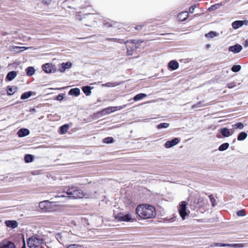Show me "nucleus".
<instances>
[{
	"instance_id": "obj_1",
	"label": "nucleus",
	"mask_w": 248,
	"mask_h": 248,
	"mask_svg": "<svg viewBox=\"0 0 248 248\" xmlns=\"http://www.w3.org/2000/svg\"><path fill=\"white\" fill-rule=\"evenodd\" d=\"M135 211L137 216L142 219H152L156 215L155 206L149 204L143 203L138 205Z\"/></svg>"
},
{
	"instance_id": "obj_2",
	"label": "nucleus",
	"mask_w": 248,
	"mask_h": 248,
	"mask_svg": "<svg viewBox=\"0 0 248 248\" xmlns=\"http://www.w3.org/2000/svg\"><path fill=\"white\" fill-rule=\"evenodd\" d=\"M84 196L82 190L77 186H72L67 189V191L59 192L55 196L56 198L79 199Z\"/></svg>"
},
{
	"instance_id": "obj_3",
	"label": "nucleus",
	"mask_w": 248,
	"mask_h": 248,
	"mask_svg": "<svg viewBox=\"0 0 248 248\" xmlns=\"http://www.w3.org/2000/svg\"><path fill=\"white\" fill-rule=\"evenodd\" d=\"M118 42L121 44H125L127 55L132 56L137 54V49L140 47L141 44L143 41L140 39H130L127 41L118 39Z\"/></svg>"
},
{
	"instance_id": "obj_4",
	"label": "nucleus",
	"mask_w": 248,
	"mask_h": 248,
	"mask_svg": "<svg viewBox=\"0 0 248 248\" xmlns=\"http://www.w3.org/2000/svg\"><path fill=\"white\" fill-rule=\"evenodd\" d=\"M44 243L43 238L36 236H32L27 240V244L30 248H39Z\"/></svg>"
},
{
	"instance_id": "obj_5",
	"label": "nucleus",
	"mask_w": 248,
	"mask_h": 248,
	"mask_svg": "<svg viewBox=\"0 0 248 248\" xmlns=\"http://www.w3.org/2000/svg\"><path fill=\"white\" fill-rule=\"evenodd\" d=\"M54 202H49L48 200H46L40 202L39 207L44 212H50L54 210Z\"/></svg>"
},
{
	"instance_id": "obj_6",
	"label": "nucleus",
	"mask_w": 248,
	"mask_h": 248,
	"mask_svg": "<svg viewBox=\"0 0 248 248\" xmlns=\"http://www.w3.org/2000/svg\"><path fill=\"white\" fill-rule=\"evenodd\" d=\"M86 17L84 16L82 18H80V20H83V23L85 24V25L89 27H92L94 26V24L96 21V15L93 14H87L84 15Z\"/></svg>"
},
{
	"instance_id": "obj_7",
	"label": "nucleus",
	"mask_w": 248,
	"mask_h": 248,
	"mask_svg": "<svg viewBox=\"0 0 248 248\" xmlns=\"http://www.w3.org/2000/svg\"><path fill=\"white\" fill-rule=\"evenodd\" d=\"M115 218L120 221L124 222H134L136 220L130 214H124L123 213H120L116 215Z\"/></svg>"
},
{
	"instance_id": "obj_8",
	"label": "nucleus",
	"mask_w": 248,
	"mask_h": 248,
	"mask_svg": "<svg viewBox=\"0 0 248 248\" xmlns=\"http://www.w3.org/2000/svg\"><path fill=\"white\" fill-rule=\"evenodd\" d=\"M187 203L186 201L181 202L178 207V211L181 217L183 220L185 219L186 216L188 215L186 211Z\"/></svg>"
},
{
	"instance_id": "obj_9",
	"label": "nucleus",
	"mask_w": 248,
	"mask_h": 248,
	"mask_svg": "<svg viewBox=\"0 0 248 248\" xmlns=\"http://www.w3.org/2000/svg\"><path fill=\"white\" fill-rule=\"evenodd\" d=\"M244 246L242 243L239 244H225L221 243H213L211 245V247H238L241 248Z\"/></svg>"
},
{
	"instance_id": "obj_10",
	"label": "nucleus",
	"mask_w": 248,
	"mask_h": 248,
	"mask_svg": "<svg viewBox=\"0 0 248 248\" xmlns=\"http://www.w3.org/2000/svg\"><path fill=\"white\" fill-rule=\"evenodd\" d=\"M193 202L195 207L197 208L202 207L204 204L203 199L200 196L196 197Z\"/></svg>"
},
{
	"instance_id": "obj_11",
	"label": "nucleus",
	"mask_w": 248,
	"mask_h": 248,
	"mask_svg": "<svg viewBox=\"0 0 248 248\" xmlns=\"http://www.w3.org/2000/svg\"><path fill=\"white\" fill-rule=\"evenodd\" d=\"M248 25V20H236L232 22V27L234 29H238L239 28L242 27L243 25Z\"/></svg>"
},
{
	"instance_id": "obj_12",
	"label": "nucleus",
	"mask_w": 248,
	"mask_h": 248,
	"mask_svg": "<svg viewBox=\"0 0 248 248\" xmlns=\"http://www.w3.org/2000/svg\"><path fill=\"white\" fill-rule=\"evenodd\" d=\"M179 140L178 138H175L173 139L166 142L165 147L167 148H170L178 143Z\"/></svg>"
},
{
	"instance_id": "obj_13",
	"label": "nucleus",
	"mask_w": 248,
	"mask_h": 248,
	"mask_svg": "<svg viewBox=\"0 0 248 248\" xmlns=\"http://www.w3.org/2000/svg\"><path fill=\"white\" fill-rule=\"evenodd\" d=\"M242 49V46L239 44H236L229 47V50L234 53L240 52Z\"/></svg>"
},
{
	"instance_id": "obj_14",
	"label": "nucleus",
	"mask_w": 248,
	"mask_h": 248,
	"mask_svg": "<svg viewBox=\"0 0 248 248\" xmlns=\"http://www.w3.org/2000/svg\"><path fill=\"white\" fill-rule=\"evenodd\" d=\"M5 224L6 226L12 229H15L17 227L18 224L16 220H6L5 221Z\"/></svg>"
},
{
	"instance_id": "obj_15",
	"label": "nucleus",
	"mask_w": 248,
	"mask_h": 248,
	"mask_svg": "<svg viewBox=\"0 0 248 248\" xmlns=\"http://www.w3.org/2000/svg\"><path fill=\"white\" fill-rule=\"evenodd\" d=\"M30 134V131L27 128H21L17 132V135L20 138H22L29 135Z\"/></svg>"
},
{
	"instance_id": "obj_16",
	"label": "nucleus",
	"mask_w": 248,
	"mask_h": 248,
	"mask_svg": "<svg viewBox=\"0 0 248 248\" xmlns=\"http://www.w3.org/2000/svg\"><path fill=\"white\" fill-rule=\"evenodd\" d=\"M72 63L71 62H63L61 64L59 70L61 72H64L66 69L72 67Z\"/></svg>"
},
{
	"instance_id": "obj_17",
	"label": "nucleus",
	"mask_w": 248,
	"mask_h": 248,
	"mask_svg": "<svg viewBox=\"0 0 248 248\" xmlns=\"http://www.w3.org/2000/svg\"><path fill=\"white\" fill-rule=\"evenodd\" d=\"M17 76V73L15 71H12L8 73L5 80L11 81L13 80Z\"/></svg>"
},
{
	"instance_id": "obj_18",
	"label": "nucleus",
	"mask_w": 248,
	"mask_h": 248,
	"mask_svg": "<svg viewBox=\"0 0 248 248\" xmlns=\"http://www.w3.org/2000/svg\"><path fill=\"white\" fill-rule=\"evenodd\" d=\"M188 13L186 11L182 12L180 13L178 16L177 18L179 20L184 21L188 17Z\"/></svg>"
},
{
	"instance_id": "obj_19",
	"label": "nucleus",
	"mask_w": 248,
	"mask_h": 248,
	"mask_svg": "<svg viewBox=\"0 0 248 248\" xmlns=\"http://www.w3.org/2000/svg\"><path fill=\"white\" fill-rule=\"evenodd\" d=\"M168 67L171 70H175L179 67V63L176 61H170L168 63Z\"/></svg>"
},
{
	"instance_id": "obj_20",
	"label": "nucleus",
	"mask_w": 248,
	"mask_h": 248,
	"mask_svg": "<svg viewBox=\"0 0 248 248\" xmlns=\"http://www.w3.org/2000/svg\"><path fill=\"white\" fill-rule=\"evenodd\" d=\"M0 248H16L15 244L11 242L0 243Z\"/></svg>"
},
{
	"instance_id": "obj_21",
	"label": "nucleus",
	"mask_w": 248,
	"mask_h": 248,
	"mask_svg": "<svg viewBox=\"0 0 248 248\" xmlns=\"http://www.w3.org/2000/svg\"><path fill=\"white\" fill-rule=\"evenodd\" d=\"M43 70L46 73H50L52 72L53 66L48 63H46L42 66Z\"/></svg>"
},
{
	"instance_id": "obj_22",
	"label": "nucleus",
	"mask_w": 248,
	"mask_h": 248,
	"mask_svg": "<svg viewBox=\"0 0 248 248\" xmlns=\"http://www.w3.org/2000/svg\"><path fill=\"white\" fill-rule=\"evenodd\" d=\"M80 91L78 88H72L68 92V94L71 95H74L78 96L80 94Z\"/></svg>"
},
{
	"instance_id": "obj_23",
	"label": "nucleus",
	"mask_w": 248,
	"mask_h": 248,
	"mask_svg": "<svg viewBox=\"0 0 248 248\" xmlns=\"http://www.w3.org/2000/svg\"><path fill=\"white\" fill-rule=\"evenodd\" d=\"M220 132L224 137H228L232 135L230 130L227 128H223L220 130Z\"/></svg>"
},
{
	"instance_id": "obj_24",
	"label": "nucleus",
	"mask_w": 248,
	"mask_h": 248,
	"mask_svg": "<svg viewBox=\"0 0 248 248\" xmlns=\"http://www.w3.org/2000/svg\"><path fill=\"white\" fill-rule=\"evenodd\" d=\"M16 90H17V87L16 86H8L7 87V94L9 95H12L16 91Z\"/></svg>"
},
{
	"instance_id": "obj_25",
	"label": "nucleus",
	"mask_w": 248,
	"mask_h": 248,
	"mask_svg": "<svg viewBox=\"0 0 248 248\" xmlns=\"http://www.w3.org/2000/svg\"><path fill=\"white\" fill-rule=\"evenodd\" d=\"M33 94H35V93L32 92V91L25 92L22 94L20 98L22 100L28 99L30 97H31Z\"/></svg>"
},
{
	"instance_id": "obj_26",
	"label": "nucleus",
	"mask_w": 248,
	"mask_h": 248,
	"mask_svg": "<svg viewBox=\"0 0 248 248\" xmlns=\"http://www.w3.org/2000/svg\"><path fill=\"white\" fill-rule=\"evenodd\" d=\"M146 96H147L146 94L144 93H140L139 94L136 95L133 97V100L135 101H138L139 100L143 99L144 98L146 97Z\"/></svg>"
},
{
	"instance_id": "obj_27",
	"label": "nucleus",
	"mask_w": 248,
	"mask_h": 248,
	"mask_svg": "<svg viewBox=\"0 0 248 248\" xmlns=\"http://www.w3.org/2000/svg\"><path fill=\"white\" fill-rule=\"evenodd\" d=\"M26 74L28 76H31L35 73V69L33 67L30 66L27 67L26 70Z\"/></svg>"
},
{
	"instance_id": "obj_28",
	"label": "nucleus",
	"mask_w": 248,
	"mask_h": 248,
	"mask_svg": "<svg viewBox=\"0 0 248 248\" xmlns=\"http://www.w3.org/2000/svg\"><path fill=\"white\" fill-rule=\"evenodd\" d=\"M69 127V125L68 124H65L60 127V133L62 134H65L68 128Z\"/></svg>"
},
{
	"instance_id": "obj_29",
	"label": "nucleus",
	"mask_w": 248,
	"mask_h": 248,
	"mask_svg": "<svg viewBox=\"0 0 248 248\" xmlns=\"http://www.w3.org/2000/svg\"><path fill=\"white\" fill-rule=\"evenodd\" d=\"M92 88L89 86H85L82 87V90L86 95H89L91 93Z\"/></svg>"
},
{
	"instance_id": "obj_30",
	"label": "nucleus",
	"mask_w": 248,
	"mask_h": 248,
	"mask_svg": "<svg viewBox=\"0 0 248 248\" xmlns=\"http://www.w3.org/2000/svg\"><path fill=\"white\" fill-rule=\"evenodd\" d=\"M34 156L32 155L27 154L24 156V161L26 163H30L33 161Z\"/></svg>"
},
{
	"instance_id": "obj_31",
	"label": "nucleus",
	"mask_w": 248,
	"mask_h": 248,
	"mask_svg": "<svg viewBox=\"0 0 248 248\" xmlns=\"http://www.w3.org/2000/svg\"><path fill=\"white\" fill-rule=\"evenodd\" d=\"M222 4L221 3H216L211 5L208 9L209 11H213L219 8Z\"/></svg>"
},
{
	"instance_id": "obj_32",
	"label": "nucleus",
	"mask_w": 248,
	"mask_h": 248,
	"mask_svg": "<svg viewBox=\"0 0 248 248\" xmlns=\"http://www.w3.org/2000/svg\"><path fill=\"white\" fill-rule=\"evenodd\" d=\"M247 137V134L244 132H242L238 135L237 140L241 141L244 140Z\"/></svg>"
},
{
	"instance_id": "obj_33",
	"label": "nucleus",
	"mask_w": 248,
	"mask_h": 248,
	"mask_svg": "<svg viewBox=\"0 0 248 248\" xmlns=\"http://www.w3.org/2000/svg\"><path fill=\"white\" fill-rule=\"evenodd\" d=\"M229 147V144L228 143H224L222 144L218 148V150L220 151H223L226 150Z\"/></svg>"
},
{
	"instance_id": "obj_34",
	"label": "nucleus",
	"mask_w": 248,
	"mask_h": 248,
	"mask_svg": "<svg viewBox=\"0 0 248 248\" xmlns=\"http://www.w3.org/2000/svg\"><path fill=\"white\" fill-rule=\"evenodd\" d=\"M217 33L216 32L213 31H210L208 33H206L205 35V36L206 38H214V37L217 36Z\"/></svg>"
},
{
	"instance_id": "obj_35",
	"label": "nucleus",
	"mask_w": 248,
	"mask_h": 248,
	"mask_svg": "<svg viewBox=\"0 0 248 248\" xmlns=\"http://www.w3.org/2000/svg\"><path fill=\"white\" fill-rule=\"evenodd\" d=\"M241 68L240 65H234L232 66L231 70L233 72H237L240 70Z\"/></svg>"
},
{
	"instance_id": "obj_36",
	"label": "nucleus",
	"mask_w": 248,
	"mask_h": 248,
	"mask_svg": "<svg viewBox=\"0 0 248 248\" xmlns=\"http://www.w3.org/2000/svg\"><path fill=\"white\" fill-rule=\"evenodd\" d=\"M169 126V124L166 123H161L157 125L158 129L167 128Z\"/></svg>"
},
{
	"instance_id": "obj_37",
	"label": "nucleus",
	"mask_w": 248,
	"mask_h": 248,
	"mask_svg": "<svg viewBox=\"0 0 248 248\" xmlns=\"http://www.w3.org/2000/svg\"><path fill=\"white\" fill-rule=\"evenodd\" d=\"M232 126L236 128H238L240 129H243L244 126V124L242 123H236L233 125Z\"/></svg>"
},
{
	"instance_id": "obj_38",
	"label": "nucleus",
	"mask_w": 248,
	"mask_h": 248,
	"mask_svg": "<svg viewBox=\"0 0 248 248\" xmlns=\"http://www.w3.org/2000/svg\"><path fill=\"white\" fill-rule=\"evenodd\" d=\"M209 198L210 199V200L211 202H212V205L213 207H214L216 205V199L214 198V197L213 196V195H210L209 196Z\"/></svg>"
},
{
	"instance_id": "obj_39",
	"label": "nucleus",
	"mask_w": 248,
	"mask_h": 248,
	"mask_svg": "<svg viewBox=\"0 0 248 248\" xmlns=\"http://www.w3.org/2000/svg\"><path fill=\"white\" fill-rule=\"evenodd\" d=\"M66 248H82V246L78 244H72L69 245Z\"/></svg>"
},
{
	"instance_id": "obj_40",
	"label": "nucleus",
	"mask_w": 248,
	"mask_h": 248,
	"mask_svg": "<svg viewBox=\"0 0 248 248\" xmlns=\"http://www.w3.org/2000/svg\"><path fill=\"white\" fill-rule=\"evenodd\" d=\"M237 215L238 216H244L246 215V212L245 210H238L237 212Z\"/></svg>"
},
{
	"instance_id": "obj_41",
	"label": "nucleus",
	"mask_w": 248,
	"mask_h": 248,
	"mask_svg": "<svg viewBox=\"0 0 248 248\" xmlns=\"http://www.w3.org/2000/svg\"><path fill=\"white\" fill-rule=\"evenodd\" d=\"M236 86V82H232L230 83H228L227 84V87L229 89L233 88L234 87H235Z\"/></svg>"
},
{
	"instance_id": "obj_42",
	"label": "nucleus",
	"mask_w": 248,
	"mask_h": 248,
	"mask_svg": "<svg viewBox=\"0 0 248 248\" xmlns=\"http://www.w3.org/2000/svg\"><path fill=\"white\" fill-rule=\"evenodd\" d=\"M108 108H106L105 109L102 110L101 111L99 112L98 113V114L100 115V116H103L104 114L107 113L108 111Z\"/></svg>"
},
{
	"instance_id": "obj_43",
	"label": "nucleus",
	"mask_w": 248,
	"mask_h": 248,
	"mask_svg": "<svg viewBox=\"0 0 248 248\" xmlns=\"http://www.w3.org/2000/svg\"><path fill=\"white\" fill-rule=\"evenodd\" d=\"M144 26V24H142L141 25H137L135 27V30L137 31H140L143 28V27Z\"/></svg>"
},
{
	"instance_id": "obj_44",
	"label": "nucleus",
	"mask_w": 248,
	"mask_h": 248,
	"mask_svg": "<svg viewBox=\"0 0 248 248\" xmlns=\"http://www.w3.org/2000/svg\"><path fill=\"white\" fill-rule=\"evenodd\" d=\"M196 7V5L194 4L193 5H192L189 9V12L190 13H193L195 8Z\"/></svg>"
},
{
	"instance_id": "obj_45",
	"label": "nucleus",
	"mask_w": 248,
	"mask_h": 248,
	"mask_svg": "<svg viewBox=\"0 0 248 248\" xmlns=\"http://www.w3.org/2000/svg\"><path fill=\"white\" fill-rule=\"evenodd\" d=\"M56 99L57 100L61 101L63 99V96L62 94H60L57 96Z\"/></svg>"
},
{
	"instance_id": "obj_46",
	"label": "nucleus",
	"mask_w": 248,
	"mask_h": 248,
	"mask_svg": "<svg viewBox=\"0 0 248 248\" xmlns=\"http://www.w3.org/2000/svg\"><path fill=\"white\" fill-rule=\"evenodd\" d=\"M115 108H117V107H109V113L115 111Z\"/></svg>"
},
{
	"instance_id": "obj_47",
	"label": "nucleus",
	"mask_w": 248,
	"mask_h": 248,
	"mask_svg": "<svg viewBox=\"0 0 248 248\" xmlns=\"http://www.w3.org/2000/svg\"><path fill=\"white\" fill-rule=\"evenodd\" d=\"M43 2L47 5H48L50 2V0H43Z\"/></svg>"
},
{
	"instance_id": "obj_48",
	"label": "nucleus",
	"mask_w": 248,
	"mask_h": 248,
	"mask_svg": "<svg viewBox=\"0 0 248 248\" xmlns=\"http://www.w3.org/2000/svg\"><path fill=\"white\" fill-rule=\"evenodd\" d=\"M104 142L108 144V137L106 138L103 140Z\"/></svg>"
},
{
	"instance_id": "obj_49",
	"label": "nucleus",
	"mask_w": 248,
	"mask_h": 248,
	"mask_svg": "<svg viewBox=\"0 0 248 248\" xmlns=\"http://www.w3.org/2000/svg\"><path fill=\"white\" fill-rule=\"evenodd\" d=\"M113 142V139L111 137H109V143H111Z\"/></svg>"
},
{
	"instance_id": "obj_50",
	"label": "nucleus",
	"mask_w": 248,
	"mask_h": 248,
	"mask_svg": "<svg viewBox=\"0 0 248 248\" xmlns=\"http://www.w3.org/2000/svg\"><path fill=\"white\" fill-rule=\"evenodd\" d=\"M245 46H248V40H246L245 42Z\"/></svg>"
},
{
	"instance_id": "obj_51",
	"label": "nucleus",
	"mask_w": 248,
	"mask_h": 248,
	"mask_svg": "<svg viewBox=\"0 0 248 248\" xmlns=\"http://www.w3.org/2000/svg\"><path fill=\"white\" fill-rule=\"evenodd\" d=\"M125 107H126V105H124V106H120V107H119V108H118V109H121L124 108Z\"/></svg>"
},
{
	"instance_id": "obj_52",
	"label": "nucleus",
	"mask_w": 248,
	"mask_h": 248,
	"mask_svg": "<svg viewBox=\"0 0 248 248\" xmlns=\"http://www.w3.org/2000/svg\"><path fill=\"white\" fill-rule=\"evenodd\" d=\"M109 41H115V40H117V39H114V38H112V39H110V38H109Z\"/></svg>"
},
{
	"instance_id": "obj_53",
	"label": "nucleus",
	"mask_w": 248,
	"mask_h": 248,
	"mask_svg": "<svg viewBox=\"0 0 248 248\" xmlns=\"http://www.w3.org/2000/svg\"><path fill=\"white\" fill-rule=\"evenodd\" d=\"M22 248H27L26 247L25 243L24 241L23 245L22 247Z\"/></svg>"
},
{
	"instance_id": "obj_54",
	"label": "nucleus",
	"mask_w": 248,
	"mask_h": 248,
	"mask_svg": "<svg viewBox=\"0 0 248 248\" xmlns=\"http://www.w3.org/2000/svg\"><path fill=\"white\" fill-rule=\"evenodd\" d=\"M22 48H24L25 49H28L29 47H22Z\"/></svg>"
},
{
	"instance_id": "obj_55",
	"label": "nucleus",
	"mask_w": 248,
	"mask_h": 248,
	"mask_svg": "<svg viewBox=\"0 0 248 248\" xmlns=\"http://www.w3.org/2000/svg\"><path fill=\"white\" fill-rule=\"evenodd\" d=\"M89 5V4H87V6H88Z\"/></svg>"
}]
</instances>
